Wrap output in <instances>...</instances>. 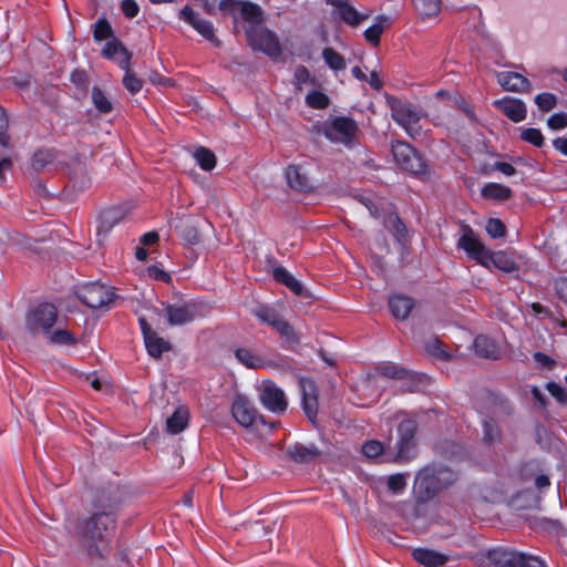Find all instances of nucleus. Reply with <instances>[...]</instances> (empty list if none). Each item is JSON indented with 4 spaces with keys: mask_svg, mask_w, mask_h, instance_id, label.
Listing matches in <instances>:
<instances>
[{
    "mask_svg": "<svg viewBox=\"0 0 567 567\" xmlns=\"http://www.w3.org/2000/svg\"><path fill=\"white\" fill-rule=\"evenodd\" d=\"M114 528L112 512H95L90 518L79 522L76 534L87 554L103 557L107 551V538Z\"/></svg>",
    "mask_w": 567,
    "mask_h": 567,
    "instance_id": "f257e3e1",
    "label": "nucleus"
},
{
    "mask_svg": "<svg viewBox=\"0 0 567 567\" xmlns=\"http://www.w3.org/2000/svg\"><path fill=\"white\" fill-rule=\"evenodd\" d=\"M391 116L393 121L401 126L412 138H419L424 135L420 125L423 113L410 102L393 100L390 102Z\"/></svg>",
    "mask_w": 567,
    "mask_h": 567,
    "instance_id": "f03ea898",
    "label": "nucleus"
},
{
    "mask_svg": "<svg viewBox=\"0 0 567 567\" xmlns=\"http://www.w3.org/2000/svg\"><path fill=\"white\" fill-rule=\"evenodd\" d=\"M248 45L254 51L262 52L271 59L281 55L282 49L277 34L270 29L260 27H248L245 31Z\"/></svg>",
    "mask_w": 567,
    "mask_h": 567,
    "instance_id": "7ed1b4c3",
    "label": "nucleus"
},
{
    "mask_svg": "<svg viewBox=\"0 0 567 567\" xmlns=\"http://www.w3.org/2000/svg\"><path fill=\"white\" fill-rule=\"evenodd\" d=\"M58 321V310L49 302L40 303L25 316V326L32 336H47Z\"/></svg>",
    "mask_w": 567,
    "mask_h": 567,
    "instance_id": "20e7f679",
    "label": "nucleus"
},
{
    "mask_svg": "<svg viewBox=\"0 0 567 567\" xmlns=\"http://www.w3.org/2000/svg\"><path fill=\"white\" fill-rule=\"evenodd\" d=\"M219 10L230 13L235 23L240 20L247 22L249 27H260L264 23V12L261 8L250 1L243 0H221Z\"/></svg>",
    "mask_w": 567,
    "mask_h": 567,
    "instance_id": "39448f33",
    "label": "nucleus"
},
{
    "mask_svg": "<svg viewBox=\"0 0 567 567\" xmlns=\"http://www.w3.org/2000/svg\"><path fill=\"white\" fill-rule=\"evenodd\" d=\"M391 152L393 159L401 169L415 175L425 171L422 156L409 143L395 141L391 145Z\"/></svg>",
    "mask_w": 567,
    "mask_h": 567,
    "instance_id": "423d86ee",
    "label": "nucleus"
},
{
    "mask_svg": "<svg viewBox=\"0 0 567 567\" xmlns=\"http://www.w3.org/2000/svg\"><path fill=\"white\" fill-rule=\"evenodd\" d=\"M358 125L347 116H337L331 123L326 124L323 127L324 136L337 143H342L347 146L352 145L357 137Z\"/></svg>",
    "mask_w": 567,
    "mask_h": 567,
    "instance_id": "0eeeda50",
    "label": "nucleus"
},
{
    "mask_svg": "<svg viewBox=\"0 0 567 567\" xmlns=\"http://www.w3.org/2000/svg\"><path fill=\"white\" fill-rule=\"evenodd\" d=\"M178 19L189 24L214 47H221V41L215 34L214 24L210 21L200 18V16L190 6L186 4L178 11Z\"/></svg>",
    "mask_w": 567,
    "mask_h": 567,
    "instance_id": "6e6552de",
    "label": "nucleus"
},
{
    "mask_svg": "<svg viewBox=\"0 0 567 567\" xmlns=\"http://www.w3.org/2000/svg\"><path fill=\"white\" fill-rule=\"evenodd\" d=\"M78 296L83 303L93 309L107 306L115 298L112 288L100 282H91L82 286L79 289Z\"/></svg>",
    "mask_w": 567,
    "mask_h": 567,
    "instance_id": "1a4fd4ad",
    "label": "nucleus"
},
{
    "mask_svg": "<svg viewBox=\"0 0 567 567\" xmlns=\"http://www.w3.org/2000/svg\"><path fill=\"white\" fill-rule=\"evenodd\" d=\"M416 432V423L413 420H403L398 427L399 441L395 461L399 463L408 462L415 455L414 434Z\"/></svg>",
    "mask_w": 567,
    "mask_h": 567,
    "instance_id": "9d476101",
    "label": "nucleus"
},
{
    "mask_svg": "<svg viewBox=\"0 0 567 567\" xmlns=\"http://www.w3.org/2000/svg\"><path fill=\"white\" fill-rule=\"evenodd\" d=\"M260 403L274 413H284L288 402L285 392L275 382L266 380L258 389Z\"/></svg>",
    "mask_w": 567,
    "mask_h": 567,
    "instance_id": "9b49d317",
    "label": "nucleus"
},
{
    "mask_svg": "<svg viewBox=\"0 0 567 567\" xmlns=\"http://www.w3.org/2000/svg\"><path fill=\"white\" fill-rule=\"evenodd\" d=\"M457 247L464 250L467 257L477 264L486 265L489 250L470 227L463 229V235L457 240Z\"/></svg>",
    "mask_w": 567,
    "mask_h": 567,
    "instance_id": "f8f14e48",
    "label": "nucleus"
},
{
    "mask_svg": "<svg viewBox=\"0 0 567 567\" xmlns=\"http://www.w3.org/2000/svg\"><path fill=\"white\" fill-rule=\"evenodd\" d=\"M439 471L432 467H425L421 470L414 480V494L417 502H425L434 494L437 489V475Z\"/></svg>",
    "mask_w": 567,
    "mask_h": 567,
    "instance_id": "ddd939ff",
    "label": "nucleus"
},
{
    "mask_svg": "<svg viewBox=\"0 0 567 567\" xmlns=\"http://www.w3.org/2000/svg\"><path fill=\"white\" fill-rule=\"evenodd\" d=\"M230 412L235 421L243 427L251 426L258 416V411L250 399L243 394L234 396Z\"/></svg>",
    "mask_w": 567,
    "mask_h": 567,
    "instance_id": "4468645a",
    "label": "nucleus"
},
{
    "mask_svg": "<svg viewBox=\"0 0 567 567\" xmlns=\"http://www.w3.org/2000/svg\"><path fill=\"white\" fill-rule=\"evenodd\" d=\"M164 310L171 326L187 324L198 317V306L193 302L167 305Z\"/></svg>",
    "mask_w": 567,
    "mask_h": 567,
    "instance_id": "2eb2a0df",
    "label": "nucleus"
},
{
    "mask_svg": "<svg viewBox=\"0 0 567 567\" xmlns=\"http://www.w3.org/2000/svg\"><path fill=\"white\" fill-rule=\"evenodd\" d=\"M524 553L511 548H494L487 553L486 567H520Z\"/></svg>",
    "mask_w": 567,
    "mask_h": 567,
    "instance_id": "dca6fc26",
    "label": "nucleus"
},
{
    "mask_svg": "<svg viewBox=\"0 0 567 567\" xmlns=\"http://www.w3.org/2000/svg\"><path fill=\"white\" fill-rule=\"evenodd\" d=\"M493 105L515 123L522 122L526 118V104L519 99L506 96L494 101Z\"/></svg>",
    "mask_w": 567,
    "mask_h": 567,
    "instance_id": "f3484780",
    "label": "nucleus"
},
{
    "mask_svg": "<svg viewBox=\"0 0 567 567\" xmlns=\"http://www.w3.org/2000/svg\"><path fill=\"white\" fill-rule=\"evenodd\" d=\"M497 82L504 90L509 92L529 93L532 91L529 80L517 72H499L497 73Z\"/></svg>",
    "mask_w": 567,
    "mask_h": 567,
    "instance_id": "a211bd4d",
    "label": "nucleus"
},
{
    "mask_svg": "<svg viewBox=\"0 0 567 567\" xmlns=\"http://www.w3.org/2000/svg\"><path fill=\"white\" fill-rule=\"evenodd\" d=\"M106 59H114L121 69H127L131 64V53L117 40L107 41L102 50Z\"/></svg>",
    "mask_w": 567,
    "mask_h": 567,
    "instance_id": "6ab92c4d",
    "label": "nucleus"
},
{
    "mask_svg": "<svg viewBox=\"0 0 567 567\" xmlns=\"http://www.w3.org/2000/svg\"><path fill=\"white\" fill-rule=\"evenodd\" d=\"M300 388L302 392V408L306 415L312 420L318 412V398L316 385L310 380H301Z\"/></svg>",
    "mask_w": 567,
    "mask_h": 567,
    "instance_id": "aec40b11",
    "label": "nucleus"
},
{
    "mask_svg": "<svg viewBox=\"0 0 567 567\" xmlns=\"http://www.w3.org/2000/svg\"><path fill=\"white\" fill-rule=\"evenodd\" d=\"M492 266L506 274L518 270L513 257L505 251L488 252L486 265H483V267L491 269Z\"/></svg>",
    "mask_w": 567,
    "mask_h": 567,
    "instance_id": "412c9836",
    "label": "nucleus"
},
{
    "mask_svg": "<svg viewBox=\"0 0 567 567\" xmlns=\"http://www.w3.org/2000/svg\"><path fill=\"white\" fill-rule=\"evenodd\" d=\"M235 357L239 363L248 369L272 368L274 363L254 353L248 348H237Z\"/></svg>",
    "mask_w": 567,
    "mask_h": 567,
    "instance_id": "4be33fe9",
    "label": "nucleus"
},
{
    "mask_svg": "<svg viewBox=\"0 0 567 567\" xmlns=\"http://www.w3.org/2000/svg\"><path fill=\"white\" fill-rule=\"evenodd\" d=\"M412 556L417 563L426 567H441L449 560V556L430 548H416Z\"/></svg>",
    "mask_w": 567,
    "mask_h": 567,
    "instance_id": "5701e85b",
    "label": "nucleus"
},
{
    "mask_svg": "<svg viewBox=\"0 0 567 567\" xmlns=\"http://www.w3.org/2000/svg\"><path fill=\"white\" fill-rule=\"evenodd\" d=\"M475 353L486 359H497L499 357V348L497 343L487 336H477L474 340Z\"/></svg>",
    "mask_w": 567,
    "mask_h": 567,
    "instance_id": "b1692460",
    "label": "nucleus"
},
{
    "mask_svg": "<svg viewBox=\"0 0 567 567\" xmlns=\"http://www.w3.org/2000/svg\"><path fill=\"white\" fill-rule=\"evenodd\" d=\"M413 300L406 296L395 295L389 300L392 315L398 319H406L413 308Z\"/></svg>",
    "mask_w": 567,
    "mask_h": 567,
    "instance_id": "393cba45",
    "label": "nucleus"
},
{
    "mask_svg": "<svg viewBox=\"0 0 567 567\" xmlns=\"http://www.w3.org/2000/svg\"><path fill=\"white\" fill-rule=\"evenodd\" d=\"M286 178L289 186L297 190L310 187L309 178L299 165H290L286 169Z\"/></svg>",
    "mask_w": 567,
    "mask_h": 567,
    "instance_id": "a878e982",
    "label": "nucleus"
},
{
    "mask_svg": "<svg viewBox=\"0 0 567 567\" xmlns=\"http://www.w3.org/2000/svg\"><path fill=\"white\" fill-rule=\"evenodd\" d=\"M274 278L288 287L295 295L302 296L303 295V286L297 280L286 268L276 267L272 270Z\"/></svg>",
    "mask_w": 567,
    "mask_h": 567,
    "instance_id": "bb28decb",
    "label": "nucleus"
},
{
    "mask_svg": "<svg viewBox=\"0 0 567 567\" xmlns=\"http://www.w3.org/2000/svg\"><path fill=\"white\" fill-rule=\"evenodd\" d=\"M481 194L486 199L502 202L512 196V190L509 187L502 184L487 183L482 187Z\"/></svg>",
    "mask_w": 567,
    "mask_h": 567,
    "instance_id": "cd10ccee",
    "label": "nucleus"
},
{
    "mask_svg": "<svg viewBox=\"0 0 567 567\" xmlns=\"http://www.w3.org/2000/svg\"><path fill=\"white\" fill-rule=\"evenodd\" d=\"M188 410L185 406H179L166 421L167 431L171 434H178L182 432L188 422Z\"/></svg>",
    "mask_w": 567,
    "mask_h": 567,
    "instance_id": "c85d7f7f",
    "label": "nucleus"
},
{
    "mask_svg": "<svg viewBox=\"0 0 567 567\" xmlns=\"http://www.w3.org/2000/svg\"><path fill=\"white\" fill-rule=\"evenodd\" d=\"M147 352L153 358H159L164 352H167L172 349V346L164 338L159 337L157 332L151 334L147 339L144 340Z\"/></svg>",
    "mask_w": 567,
    "mask_h": 567,
    "instance_id": "c756f323",
    "label": "nucleus"
},
{
    "mask_svg": "<svg viewBox=\"0 0 567 567\" xmlns=\"http://www.w3.org/2000/svg\"><path fill=\"white\" fill-rule=\"evenodd\" d=\"M174 228L188 244L195 245L199 241L198 231L189 218H179L175 221Z\"/></svg>",
    "mask_w": 567,
    "mask_h": 567,
    "instance_id": "7c9ffc66",
    "label": "nucleus"
},
{
    "mask_svg": "<svg viewBox=\"0 0 567 567\" xmlns=\"http://www.w3.org/2000/svg\"><path fill=\"white\" fill-rule=\"evenodd\" d=\"M124 218V213L121 208L105 209L100 216V229L109 231L116 224Z\"/></svg>",
    "mask_w": 567,
    "mask_h": 567,
    "instance_id": "2f4dec72",
    "label": "nucleus"
},
{
    "mask_svg": "<svg viewBox=\"0 0 567 567\" xmlns=\"http://www.w3.org/2000/svg\"><path fill=\"white\" fill-rule=\"evenodd\" d=\"M421 18H432L441 11V0H412Z\"/></svg>",
    "mask_w": 567,
    "mask_h": 567,
    "instance_id": "473e14b6",
    "label": "nucleus"
},
{
    "mask_svg": "<svg viewBox=\"0 0 567 567\" xmlns=\"http://www.w3.org/2000/svg\"><path fill=\"white\" fill-rule=\"evenodd\" d=\"M288 454L297 462L306 463L313 460L318 454V450L313 446L293 445L288 449Z\"/></svg>",
    "mask_w": 567,
    "mask_h": 567,
    "instance_id": "72a5a7b5",
    "label": "nucleus"
},
{
    "mask_svg": "<svg viewBox=\"0 0 567 567\" xmlns=\"http://www.w3.org/2000/svg\"><path fill=\"white\" fill-rule=\"evenodd\" d=\"M45 337L53 344L74 346L78 342L76 337L66 329L51 330Z\"/></svg>",
    "mask_w": 567,
    "mask_h": 567,
    "instance_id": "f704fd0d",
    "label": "nucleus"
},
{
    "mask_svg": "<svg viewBox=\"0 0 567 567\" xmlns=\"http://www.w3.org/2000/svg\"><path fill=\"white\" fill-rule=\"evenodd\" d=\"M326 64L333 71H342L347 68L344 58L332 48H326L322 52Z\"/></svg>",
    "mask_w": 567,
    "mask_h": 567,
    "instance_id": "c9c22d12",
    "label": "nucleus"
},
{
    "mask_svg": "<svg viewBox=\"0 0 567 567\" xmlns=\"http://www.w3.org/2000/svg\"><path fill=\"white\" fill-rule=\"evenodd\" d=\"M341 20L351 27L359 25L362 21L369 18V14L359 13L350 4L343 6L342 9L337 13Z\"/></svg>",
    "mask_w": 567,
    "mask_h": 567,
    "instance_id": "e433bc0d",
    "label": "nucleus"
},
{
    "mask_svg": "<svg viewBox=\"0 0 567 567\" xmlns=\"http://www.w3.org/2000/svg\"><path fill=\"white\" fill-rule=\"evenodd\" d=\"M378 374L390 379H404L408 375V370L400 368L392 362H382L377 367Z\"/></svg>",
    "mask_w": 567,
    "mask_h": 567,
    "instance_id": "4c0bfd02",
    "label": "nucleus"
},
{
    "mask_svg": "<svg viewBox=\"0 0 567 567\" xmlns=\"http://www.w3.org/2000/svg\"><path fill=\"white\" fill-rule=\"evenodd\" d=\"M388 22V18L385 17H379L374 24L369 27L364 31V38L368 42L378 45L380 42V37L385 28V24Z\"/></svg>",
    "mask_w": 567,
    "mask_h": 567,
    "instance_id": "58836bf2",
    "label": "nucleus"
},
{
    "mask_svg": "<svg viewBox=\"0 0 567 567\" xmlns=\"http://www.w3.org/2000/svg\"><path fill=\"white\" fill-rule=\"evenodd\" d=\"M194 156H195L197 164L204 171H212L216 165L215 154L212 151H209L208 148H205V147L198 148L195 152Z\"/></svg>",
    "mask_w": 567,
    "mask_h": 567,
    "instance_id": "ea45409f",
    "label": "nucleus"
},
{
    "mask_svg": "<svg viewBox=\"0 0 567 567\" xmlns=\"http://www.w3.org/2000/svg\"><path fill=\"white\" fill-rule=\"evenodd\" d=\"M424 351L434 358L447 360L450 354L443 349V343L437 338H430L424 343Z\"/></svg>",
    "mask_w": 567,
    "mask_h": 567,
    "instance_id": "a19ab883",
    "label": "nucleus"
},
{
    "mask_svg": "<svg viewBox=\"0 0 567 567\" xmlns=\"http://www.w3.org/2000/svg\"><path fill=\"white\" fill-rule=\"evenodd\" d=\"M113 37V30L110 22L101 18L95 22L93 38L95 41L100 42Z\"/></svg>",
    "mask_w": 567,
    "mask_h": 567,
    "instance_id": "79ce46f5",
    "label": "nucleus"
},
{
    "mask_svg": "<svg viewBox=\"0 0 567 567\" xmlns=\"http://www.w3.org/2000/svg\"><path fill=\"white\" fill-rule=\"evenodd\" d=\"M329 97L320 91H311L306 96L308 106L317 110H323L329 105Z\"/></svg>",
    "mask_w": 567,
    "mask_h": 567,
    "instance_id": "37998d69",
    "label": "nucleus"
},
{
    "mask_svg": "<svg viewBox=\"0 0 567 567\" xmlns=\"http://www.w3.org/2000/svg\"><path fill=\"white\" fill-rule=\"evenodd\" d=\"M92 101L94 106L102 113H109L113 107L111 101L97 86L92 89Z\"/></svg>",
    "mask_w": 567,
    "mask_h": 567,
    "instance_id": "c03bdc74",
    "label": "nucleus"
},
{
    "mask_svg": "<svg viewBox=\"0 0 567 567\" xmlns=\"http://www.w3.org/2000/svg\"><path fill=\"white\" fill-rule=\"evenodd\" d=\"M534 101L538 109L543 112H549L557 105L556 95L548 92L537 94Z\"/></svg>",
    "mask_w": 567,
    "mask_h": 567,
    "instance_id": "a18cd8bd",
    "label": "nucleus"
},
{
    "mask_svg": "<svg viewBox=\"0 0 567 567\" xmlns=\"http://www.w3.org/2000/svg\"><path fill=\"white\" fill-rule=\"evenodd\" d=\"M123 70L125 71V75L123 78L124 87L132 94L140 92L143 87V81L131 72L130 66Z\"/></svg>",
    "mask_w": 567,
    "mask_h": 567,
    "instance_id": "49530a36",
    "label": "nucleus"
},
{
    "mask_svg": "<svg viewBox=\"0 0 567 567\" xmlns=\"http://www.w3.org/2000/svg\"><path fill=\"white\" fill-rule=\"evenodd\" d=\"M520 138L536 147H542L544 144V136L538 128H522Z\"/></svg>",
    "mask_w": 567,
    "mask_h": 567,
    "instance_id": "de8ad7c7",
    "label": "nucleus"
},
{
    "mask_svg": "<svg viewBox=\"0 0 567 567\" xmlns=\"http://www.w3.org/2000/svg\"><path fill=\"white\" fill-rule=\"evenodd\" d=\"M274 329L277 330L280 333V336L285 338L287 341L298 343L300 340L298 333L284 318H281V320L277 323V326Z\"/></svg>",
    "mask_w": 567,
    "mask_h": 567,
    "instance_id": "09e8293b",
    "label": "nucleus"
},
{
    "mask_svg": "<svg viewBox=\"0 0 567 567\" xmlns=\"http://www.w3.org/2000/svg\"><path fill=\"white\" fill-rule=\"evenodd\" d=\"M274 329L277 330L280 333V336L285 338L287 341L298 343L300 340L298 333L284 318H281V320L277 323V326Z\"/></svg>",
    "mask_w": 567,
    "mask_h": 567,
    "instance_id": "8fccbe9b",
    "label": "nucleus"
},
{
    "mask_svg": "<svg viewBox=\"0 0 567 567\" xmlns=\"http://www.w3.org/2000/svg\"><path fill=\"white\" fill-rule=\"evenodd\" d=\"M256 316L261 322L272 328H275L277 323L281 320V317L270 308H260L256 312Z\"/></svg>",
    "mask_w": 567,
    "mask_h": 567,
    "instance_id": "3c124183",
    "label": "nucleus"
},
{
    "mask_svg": "<svg viewBox=\"0 0 567 567\" xmlns=\"http://www.w3.org/2000/svg\"><path fill=\"white\" fill-rule=\"evenodd\" d=\"M406 477L408 474L398 473L389 476L388 478V487L394 494L402 493L406 487Z\"/></svg>",
    "mask_w": 567,
    "mask_h": 567,
    "instance_id": "603ef678",
    "label": "nucleus"
},
{
    "mask_svg": "<svg viewBox=\"0 0 567 567\" xmlns=\"http://www.w3.org/2000/svg\"><path fill=\"white\" fill-rule=\"evenodd\" d=\"M485 228L492 238H501L505 235V225L498 218H489Z\"/></svg>",
    "mask_w": 567,
    "mask_h": 567,
    "instance_id": "864d4df0",
    "label": "nucleus"
},
{
    "mask_svg": "<svg viewBox=\"0 0 567 567\" xmlns=\"http://www.w3.org/2000/svg\"><path fill=\"white\" fill-rule=\"evenodd\" d=\"M547 125L553 131H559L567 127V113H555L547 120Z\"/></svg>",
    "mask_w": 567,
    "mask_h": 567,
    "instance_id": "5fc2aeb1",
    "label": "nucleus"
},
{
    "mask_svg": "<svg viewBox=\"0 0 567 567\" xmlns=\"http://www.w3.org/2000/svg\"><path fill=\"white\" fill-rule=\"evenodd\" d=\"M383 452V445L379 441H368L362 445V453L367 457H377Z\"/></svg>",
    "mask_w": 567,
    "mask_h": 567,
    "instance_id": "6e6d98bb",
    "label": "nucleus"
},
{
    "mask_svg": "<svg viewBox=\"0 0 567 567\" xmlns=\"http://www.w3.org/2000/svg\"><path fill=\"white\" fill-rule=\"evenodd\" d=\"M8 118L4 110L0 106V145L10 147V136L7 134Z\"/></svg>",
    "mask_w": 567,
    "mask_h": 567,
    "instance_id": "4d7b16f0",
    "label": "nucleus"
},
{
    "mask_svg": "<svg viewBox=\"0 0 567 567\" xmlns=\"http://www.w3.org/2000/svg\"><path fill=\"white\" fill-rule=\"evenodd\" d=\"M52 159V155L48 150H40L33 155L32 166L34 169H41Z\"/></svg>",
    "mask_w": 567,
    "mask_h": 567,
    "instance_id": "13d9d810",
    "label": "nucleus"
},
{
    "mask_svg": "<svg viewBox=\"0 0 567 567\" xmlns=\"http://www.w3.org/2000/svg\"><path fill=\"white\" fill-rule=\"evenodd\" d=\"M484 439L492 443L499 437L497 425L492 421H484L483 423Z\"/></svg>",
    "mask_w": 567,
    "mask_h": 567,
    "instance_id": "bf43d9fd",
    "label": "nucleus"
},
{
    "mask_svg": "<svg viewBox=\"0 0 567 567\" xmlns=\"http://www.w3.org/2000/svg\"><path fill=\"white\" fill-rule=\"evenodd\" d=\"M121 9L125 17L134 18L138 14L140 7L135 0H123L121 3Z\"/></svg>",
    "mask_w": 567,
    "mask_h": 567,
    "instance_id": "052dcab7",
    "label": "nucleus"
},
{
    "mask_svg": "<svg viewBox=\"0 0 567 567\" xmlns=\"http://www.w3.org/2000/svg\"><path fill=\"white\" fill-rule=\"evenodd\" d=\"M547 390L549 393L557 399L560 403H565L567 401V392L564 388L558 385L555 382L547 383Z\"/></svg>",
    "mask_w": 567,
    "mask_h": 567,
    "instance_id": "680f3d73",
    "label": "nucleus"
},
{
    "mask_svg": "<svg viewBox=\"0 0 567 567\" xmlns=\"http://www.w3.org/2000/svg\"><path fill=\"white\" fill-rule=\"evenodd\" d=\"M533 357L535 362L542 368L551 369L555 364V361L546 353L535 352Z\"/></svg>",
    "mask_w": 567,
    "mask_h": 567,
    "instance_id": "e2e57ef3",
    "label": "nucleus"
},
{
    "mask_svg": "<svg viewBox=\"0 0 567 567\" xmlns=\"http://www.w3.org/2000/svg\"><path fill=\"white\" fill-rule=\"evenodd\" d=\"M295 81L298 85H301L303 83H307L310 79V73L309 71L307 70L306 66L303 65H299L296 68L295 70Z\"/></svg>",
    "mask_w": 567,
    "mask_h": 567,
    "instance_id": "0e129e2a",
    "label": "nucleus"
},
{
    "mask_svg": "<svg viewBox=\"0 0 567 567\" xmlns=\"http://www.w3.org/2000/svg\"><path fill=\"white\" fill-rule=\"evenodd\" d=\"M493 168L503 173L506 176H512L516 173L515 167L512 164L505 162L494 163Z\"/></svg>",
    "mask_w": 567,
    "mask_h": 567,
    "instance_id": "69168bd1",
    "label": "nucleus"
},
{
    "mask_svg": "<svg viewBox=\"0 0 567 567\" xmlns=\"http://www.w3.org/2000/svg\"><path fill=\"white\" fill-rule=\"evenodd\" d=\"M520 567H546L544 561L533 555L524 554V561Z\"/></svg>",
    "mask_w": 567,
    "mask_h": 567,
    "instance_id": "338daca9",
    "label": "nucleus"
},
{
    "mask_svg": "<svg viewBox=\"0 0 567 567\" xmlns=\"http://www.w3.org/2000/svg\"><path fill=\"white\" fill-rule=\"evenodd\" d=\"M558 296L567 302V278L558 279L555 284Z\"/></svg>",
    "mask_w": 567,
    "mask_h": 567,
    "instance_id": "774afa93",
    "label": "nucleus"
}]
</instances>
